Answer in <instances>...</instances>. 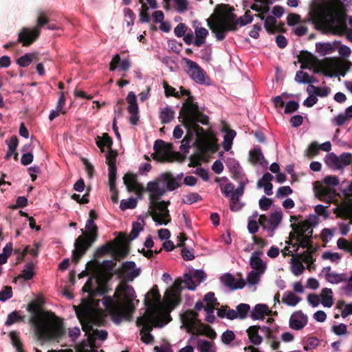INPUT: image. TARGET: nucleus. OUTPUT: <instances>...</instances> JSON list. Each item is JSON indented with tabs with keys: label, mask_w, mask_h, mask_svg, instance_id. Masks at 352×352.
I'll list each match as a JSON object with an SVG mask.
<instances>
[{
	"label": "nucleus",
	"mask_w": 352,
	"mask_h": 352,
	"mask_svg": "<svg viewBox=\"0 0 352 352\" xmlns=\"http://www.w3.org/2000/svg\"><path fill=\"white\" fill-rule=\"evenodd\" d=\"M93 262L89 261V276ZM116 263L112 261H103L95 268L92 276L96 279V283H91L89 276V348L97 347L96 340H105L108 336L106 330L93 329V324L102 326L104 319L102 315V309H99L100 296L107 294L110 290L109 283L116 272L114 271Z\"/></svg>",
	"instance_id": "obj_1"
},
{
	"label": "nucleus",
	"mask_w": 352,
	"mask_h": 352,
	"mask_svg": "<svg viewBox=\"0 0 352 352\" xmlns=\"http://www.w3.org/2000/svg\"><path fill=\"white\" fill-rule=\"evenodd\" d=\"M27 310L32 314L30 322L38 340L61 342L66 338V328L63 320L50 311H41L36 302L28 304Z\"/></svg>",
	"instance_id": "obj_2"
},
{
	"label": "nucleus",
	"mask_w": 352,
	"mask_h": 352,
	"mask_svg": "<svg viewBox=\"0 0 352 352\" xmlns=\"http://www.w3.org/2000/svg\"><path fill=\"white\" fill-rule=\"evenodd\" d=\"M135 297V291L131 285L121 283L116 289L113 294L115 300L104 294L102 298V304L109 312L112 321L119 324L124 320H129L131 311L134 309L133 301Z\"/></svg>",
	"instance_id": "obj_3"
},
{
	"label": "nucleus",
	"mask_w": 352,
	"mask_h": 352,
	"mask_svg": "<svg viewBox=\"0 0 352 352\" xmlns=\"http://www.w3.org/2000/svg\"><path fill=\"white\" fill-rule=\"evenodd\" d=\"M181 122L184 127H190L193 130L194 135L197 136L194 145L201 154L214 153L217 151L219 146L214 133L211 130L205 131L198 124V123L208 124L209 122L208 116L201 113Z\"/></svg>",
	"instance_id": "obj_4"
},
{
	"label": "nucleus",
	"mask_w": 352,
	"mask_h": 352,
	"mask_svg": "<svg viewBox=\"0 0 352 352\" xmlns=\"http://www.w3.org/2000/svg\"><path fill=\"white\" fill-rule=\"evenodd\" d=\"M298 61L301 63L300 68H314L315 74H323L325 76H331V71L334 66V60L327 58L320 60L316 56L307 50L300 51L298 56Z\"/></svg>",
	"instance_id": "obj_5"
},
{
	"label": "nucleus",
	"mask_w": 352,
	"mask_h": 352,
	"mask_svg": "<svg viewBox=\"0 0 352 352\" xmlns=\"http://www.w3.org/2000/svg\"><path fill=\"white\" fill-rule=\"evenodd\" d=\"M323 183L325 186L317 181L314 184V190L316 197L322 201L327 202V204L333 203L338 204L337 196L338 194L333 188L338 186L340 180L338 176L328 175L323 179Z\"/></svg>",
	"instance_id": "obj_6"
},
{
	"label": "nucleus",
	"mask_w": 352,
	"mask_h": 352,
	"mask_svg": "<svg viewBox=\"0 0 352 352\" xmlns=\"http://www.w3.org/2000/svg\"><path fill=\"white\" fill-rule=\"evenodd\" d=\"M76 316L79 320L85 336L88 337V296L81 299L79 305H74ZM76 351L72 349H62L58 351H49L48 352H88V338L84 340L80 344L76 345Z\"/></svg>",
	"instance_id": "obj_7"
},
{
	"label": "nucleus",
	"mask_w": 352,
	"mask_h": 352,
	"mask_svg": "<svg viewBox=\"0 0 352 352\" xmlns=\"http://www.w3.org/2000/svg\"><path fill=\"white\" fill-rule=\"evenodd\" d=\"M170 204V201H155L150 204L148 214L156 223L167 225L171 221V217L168 209Z\"/></svg>",
	"instance_id": "obj_8"
},
{
	"label": "nucleus",
	"mask_w": 352,
	"mask_h": 352,
	"mask_svg": "<svg viewBox=\"0 0 352 352\" xmlns=\"http://www.w3.org/2000/svg\"><path fill=\"white\" fill-rule=\"evenodd\" d=\"M320 22L336 34H342L346 29L344 14L339 12H330L320 17Z\"/></svg>",
	"instance_id": "obj_9"
},
{
	"label": "nucleus",
	"mask_w": 352,
	"mask_h": 352,
	"mask_svg": "<svg viewBox=\"0 0 352 352\" xmlns=\"http://www.w3.org/2000/svg\"><path fill=\"white\" fill-rule=\"evenodd\" d=\"M74 248L72 252V261L77 264L88 250V220L85 223L82 234L76 239Z\"/></svg>",
	"instance_id": "obj_10"
},
{
	"label": "nucleus",
	"mask_w": 352,
	"mask_h": 352,
	"mask_svg": "<svg viewBox=\"0 0 352 352\" xmlns=\"http://www.w3.org/2000/svg\"><path fill=\"white\" fill-rule=\"evenodd\" d=\"M153 148L155 151V153L152 154L154 160H157V155L160 156V160L162 162H173L175 155L184 158L178 152L175 153H170L168 145L162 140H157L155 142Z\"/></svg>",
	"instance_id": "obj_11"
},
{
	"label": "nucleus",
	"mask_w": 352,
	"mask_h": 352,
	"mask_svg": "<svg viewBox=\"0 0 352 352\" xmlns=\"http://www.w3.org/2000/svg\"><path fill=\"white\" fill-rule=\"evenodd\" d=\"M326 164L336 169H342L344 167L352 164V153H343L340 156L331 153L325 158Z\"/></svg>",
	"instance_id": "obj_12"
},
{
	"label": "nucleus",
	"mask_w": 352,
	"mask_h": 352,
	"mask_svg": "<svg viewBox=\"0 0 352 352\" xmlns=\"http://www.w3.org/2000/svg\"><path fill=\"white\" fill-rule=\"evenodd\" d=\"M183 60L186 63L188 76L197 83L201 85L206 83V72L195 61L187 58Z\"/></svg>",
	"instance_id": "obj_13"
},
{
	"label": "nucleus",
	"mask_w": 352,
	"mask_h": 352,
	"mask_svg": "<svg viewBox=\"0 0 352 352\" xmlns=\"http://www.w3.org/2000/svg\"><path fill=\"white\" fill-rule=\"evenodd\" d=\"M193 100V96L190 95L188 96V98L184 102L183 107L179 111V116L178 117L179 122L184 121L193 116H196L202 113L199 109L197 102H194Z\"/></svg>",
	"instance_id": "obj_14"
},
{
	"label": "nucleus",
	"mask_w": 352,
	"mask_h": 352,
	"mask_svg": "<svg viewBox=\"0 0 352 352\" xmlns=\"http://www.w3.org/2000/svg\"><path fill=\"white\" fill-rule=\"evenodd\" d=\"M40 32L35 29L23 28L18 34L16 43H20L23 47H28L34 43L39 37Z\"/></svg>",
	"instance_id": "obj_15"
},
{
	"label": "nucleus",
	"mask_w": 352,
	"mask_h": 352,
	"mask_svg": "<svg viewBox=\"0 0 352 352\" xmlns=\"http://www.w3.org/2000/svg\"><path fill=\"white\" fill-rule=\"evenodd\" d=\"M212 18L214 20V22L211 21L210 19H207L208 26L214 33L217 41H223L226 38L227 32L224 25L220 21V16L218 14L214 13Z\"/></svg>",
	"instance_id": "obj_16"
},
{
	"label": "nucleus",
	"mask_w": 352,
	"mask_h": 352,
	"mask_svg": "<svg viewBox=\"0 0 352 352\" xmlns=\"http://www.w3.org/2000/svg\"><path fill=\"white\" fill-rule=\"evenodd\" d=\"M113 248V245L111 243H107L104 244L103 245L98 248L95 252V254L94 255V260L91 259V261L93 262V264L91 267V275L90 277L91 278V283L94 285L96 283V279L92 276V274L96 267L98 265L101 264L102 262L100 263L97 261H96L99 257H102L104 255L107 254L109 252H111Z\"/></svg>",
	"instance_id": "obj_17"
},
{
	"label": "nucleus",
	"mask_w": 352,
	"mask_h": 352,
	"mask_svg": "<svg viewBox=\"0 0 352 352\" xmlns=\"http://www.w3.org/2000/svg\"><path fill=\"white\" fill-rule=\"evenodd\" d=\"M135 266L136 265L134 261H125L122 263L121 274L125 280L132 281L140 275V269L135 268Z\"/></svg>",
	"instance_id": "obj_18"
},
{
	"label": "nucleus",
	"mask_w": 352,
	"mask_h": 352,
	"mask_svg": "<svg viewBox=\"0 0 352 352\" xmlns=\"http://www.w3.org/2000/svg\"><path fill=\"white\" fill-rule=\"evenodd\" d=\"M160 183H162L160 181V177L154 181L149 182L147 184L146 188L144 189L147 190L151 194L149 196L150 204L153 203L155 201H157L165 192L166 190L164 188H162L160 187Z\"/></svg>",
	"instance_id": "obj_19"
},
{
	"label": "nucleus",
	"mask_w": 352,
	"mask_h": 352,
	"mask_svg": "<svg viewBox=\"0 0 352 352\" xmlns=\"http://www.w3.org/2000/svg\"><path fill=\"white\" fill-rule=\"evenodd\" d=\"M123 182L129 191H135L138 194L144 191V187L137 182L136 176L134 174H125L123 177Z\"/></svg>",
	"instance_id": "obj_20"
},
{
	"label": "nucleus",
	"mask_w": 352,
	"mask_h": 352,
	"mask_svg": "<svg viewBox=\"0 0 352 352\" xmlns=\"http://www.w3.org/2000/svg\"><path fill=\"white\" fill-rule=\"evenodd\" d=\"M233 8H230L229 5L220 4L216 6L215 12L220 16L221 21H236V15L231 12Z\"/></svg>",
	"instance_id": "obj_21"
},
{
	"label": "nucleus",
	"mask_w": 352,
	"mask_h": 352,
	"mask_svg": "<svg viewBox=\"0 0 352 352\" xmlns=\"http://www.w3.org/2000/svg\"><path fill=\"white\" fill-rule=\"evenodd\" d=\"M198 314L192 310H187L182 316V320L184 325L186 327V331L188 333H193V329L196 325L197 320Z\"/></svg>",
	"instance_id": "obj_22"
},
{
	"label": "nucleus",
	"mask_w": 352,
	"mask_h": 352,
	"mask_svg": "<svg viewBox=\"0 0 352 352\" xmlns=\"http://www.w3.org/2000/svg\"><path fill=\"white\" fill-rule=\"evenodd\" d=\"M307 324V318L301 311L293 314L289 319V327L294 330H300Z\"/></svg>",
	"instance_id": "obj_23"
},
{
	"label": "nucleus",
	"mask_w": 352,
	"mask_h": 352,
	"mask_svg": "<svg viewBox=\"0 0 352 352\" xmlns=\"http://www.w3.org/2000/svg\"><path fill=\"white\" fill-rule=\"evenodd\" d=\"M136 324L138 327L142 326V328L140 330V334H143V333H150L153 330V327H161L163 326L162 324H159L158 322L153 324V316L138 318Z\"/></svg>",
	"instance_id": "obj_24"
},
{
	"label": "nucleus",
	"mask_w": 352,
	"mask_h": 352,
	"mask_svg": "<svg viewBox=\"0 0 352 352\" xmlns=\"http://www.w3.org/2000/svg\"><path fill=\"white\" fill-rule=\"evenodd\" d=\"M161 296L157 285H155L147 293L144 299V304L148 308L154 307L160 302Z\"/></svg>",
	"instance_id": "obj_25"
},
{
	"label": "nucleus",
	"mask_w": 352,
	"mask_h": 352,
	"mask_svg": "<svg viewBox=\"0 0 352 352\" xmlns=\"http://www.w3.org/2000/svg\"><path fill=\"white\" fill-rule=\"evenodd\" d=\"M98 218V215L93 210H89V248L95 243L98 237V228L95 223L94 220Z\"/></svg>",
	"instance_id": "obj_26"
},
{
	"label": "nucleus",
	"mask_w": 352,
	"mask_h": 352,
	"mask_svg": "<svg viewBox=\"0 0 352 352\" xmlns=\"http://www.w3.org/2000/svg\"><path fill=\"white\" fill-rule=\"evenodd\" d=\"M160 181L166 184L168 190L172 191L182 186L181 182H177L173 174L170 172H166L160 175Z\"/></svg>",
	"instance_id": "obj_27"
},
{
	"label": "nucleus",
	"mask_w": 352,
	"mask_h": 352,
	"mask_svg": "<svg viewBox=\"0 0 352 352\" xmlns=\"http://www.w3.org/2000/svg\"><path fill=\"white\" fill-rule=\"evenodd\" d=\"M221 280L223 284L230 289H243L245 285V282L243 278L236 280L231 274H226L222 278Z\"/></svg>",
	"instance_id": "obj_28"
},
{
	"label": "nucleus",
	"mask_w": 352,
	"mask_h": 352,
	"mask_svg": "<svg viewBox=\"0 0 352 352\" xmlns=\"http://www.w3.org/2000/svg\"><path fill=\"white\" fill-rule=\"evenodd\" d=\"M338 206L334 208L333 212L337 217L344 219H349L352 215V203L344 201L340 205L338 203Z\"/></svg>",
	"instance_id": "obj_29"
},
{
	"label": "nucleus",
	"mask_w": 352,
	"mask_h": 352,
	"mask_svg": "<svg viewBox=\"0 0 352 352\" xmlns=\"http://www.w3.org/2000/svg\"><path fill=\"white\" fill-rule=\"evenodd\" d=\"M129 253V248L124 239L122 243L117 248H112L111 254L114 260H111L116 264V261H119L127 256ZM116 265H115V267Z\"/></svg>",
	"instance_id": "obj_30"
},
{
	"label": "nucleus",
	"mask_w": 352,
	"mask_h": 352,
	"mask_svg": "<svg viewBox=\"0 0 352 352\" xmlns=\"http://www.w3.org/2000/svg\"><path fill=\"white\" fill-rule=\"evenodd\" d=\"M118 67H120L122 71H127L131 67V63L128 59H124L121 61L119 54L114 55L109 64V70L114 71Z\"/></svg>",
	"instance_id": "obj_31"
},
{
	"label": "nucleus",
	"mask_w": 352,
	"mask_h": 352,
	"mask_svg": "<svg viewBox=\"0 0 352 352\" xmlns=\"http://www.w3.org/2000/svg\"><path fill=\"white\" fill-rule=\"evenodd\" d=\"M249 160L253 164L260 163L263 166L267 165L268 162L265 159L260 147H255L249 152Z\"/></svg>",
	"instance_id": "obj_32"
},
{
	"label": "nucleus",
	"mask_w": 352,
	"mask_h": 352,
	"mask_svg": "<svg viewBox=\"0 0 352 352\" xmlns=\"http://www.w3.org/2000/svg\"><path fill=\"white\" fill-rule=\"evenodd\" d=\"M196 22H194L193 27L195 28V40L194 45L197 47H200L206 43V38L208 35V31L205 28L197 27L195 25Z\"/></svg>",
	"instance_id": "obj_33"
},
{
	"label": "nucleus",
	"mask_w": 352,
	"mask_h": 352,
	"mask_svg": "<svg viewBox=\"0 0 352 352\" xmlns=\"http://www.w3.org/2000/svg\"><path fill=\"white\" fill-rule=\"evenodd\" d=\"M40 60L38 52L27 53L16 60V63L21 67L29 66L32 61Z\"/></svg>",
	"instance_id": "obj_34"
},
{
	"label": "nucleus",
	"mask_w": 352,
	"mask_h": 352,
	"mask_svg": "<svg viewBox=\"0 0 352 352\" xmlns=\"http://www.w3.org/2000/svg\"><path fill=\"white\" fill-rule=\"evenodd\" d=\"M259 328L258 325H253L246 330L250 342L254 345H258L263 341V338L258 334Z\"/></svg>",
	"instance_id": "obj_35"
},
{
	"label": "nucleus",
	"mask_w": 352,
	"mask_h": 352,
	"mask_svg": "<svg viewBox=\"0 0 352 352\" xmlns=\"http://www.w3.org/2000/svg\"><path fill=\"white\" fill-rule=\"evenodd\" d=\"M268 311V307L265 304H257L250 313V317L253 320H263Z\"/></svg>",
	"instance_id": "obj_36"
},
{
	"label": "nucleus",
	"mask_w": 352,
	"mask_h": 352,
	"mask_svg": "<svg viewBox=\"0 0 352 352\" xmlns=\"http://www.w3.org/2000/svg\"><path fill=\"white\" fill-rule=\"evenodd\" d=\"M321 303L324 307H331L333 305V292L331 289L324 288L321 292Z\"/></svg>",
	"instance_id": "obj_37"
},
{
	"label": "nucleus",
	"mask_w": 352,
	"mask_h": 352,
	"mask_svg": "<svg viewBox=\"0 0 352 352\" xmlns=\"http://www.w3.org/2000/svg\"><path fill=\"white\" fill-rule=\"evenodd\" d=\"M96 144L104 152V146L107 147L108 151L112 150L113 140L107 133H104L102 138L97 137Z\"/></svg>",
	"instance_id": "obj_38"
},
{
	"label": "nucleus",
	"mask_w": 352,
	"mask_h": 352,
	"mask_svg": "<svg viewBox=\"0 0 352 352\" xmlns=\"http://www.w3.org/2000/svg\"><path fill=\"white\" fill-rule=\"evenodd\" d=\"M174 117L175 111L169 106H166L160 112V118L161 120L162 124L169 123L172 120L174 119Z\"/></svg>",
	"instance_id": "obj_39"
},
{
	"label": "nucleus",
	"mask_w": 352,
	"mask_h": 352,
	"mask_svg": "<svg viewBox=\"0 0 352 352\" xmlns=\"http://www.w3.org/2000/svg\"><path fill=\"white\" fill-rule=\"evenodd\" d=\"M305 270L302 261L298 257H293L291 259V271L295 276L301 275Z\"/></svg>",
	"instance_id": "obj_40"
},
{
	"label": "nucleus",
	"mask_w": 352,
	"mask_h": 352,
	"mask_svg": "<svg viewBox=\"0 0 352 352\" xmlns=\"http://www.w3.org/2000/svg\"><path fill=\"white\" fill-rule=\"evenodd\" d=\"M236 133L234 130L228 129L223 138V142L222 146L226 151H229L231 149L232 145V141L236 136Z\"/></svg>",
	"instance_id": "obj_41"
},
{
	"label": "nucleus",
	"mask_w": 352,
	"mask_h": 352,
	"mask_svg": "<svg viewBox=\"0 0 352 352\" xmlns=\"http://www.w3.org/2000/svg\"><path fill=\"white\" fill-rule=\"evenodd\" d=\"M34 263L32 262L28 263L25 268L22 270L21 274L19 275L18 278H23L25 280H29L34 276Z\"/></svg>",
	"instance_id": "obj_42"
},
{
	"label": "nucleus",
	"mask_w": 352,
	"mask_h": 352,
	"mask_svg": "<svg viewBox=\"0 0 352 352\" xmlns=\"http://www.w3.org/2000/svg\"><path fill=\"white\" fill-rule=\"evenodd\" d=\"M300 300L301 298L292 292H285L282 298L283 302L291 307L296 305Z\"/></svg>",
	"instance_id": "obj_43"
},
{
	"label": "nucleus",
	"mask_w": 352,
	"mask_h": 352,
	"mask_svg": "<svg viewBox=\"0 0 352 352\" xmlns=\"http://www.w3.org/2000/svg\"><path fill=\"white\" fill-rule=\"evenodd\" d=\"M325 279L331 284H338L347 280V275L344 273L338 274L333 272L332 274H325Z\"/></svg>",
	"instance_id": "obj_44"
},
{
	"label": "nucleus",
	"mask_w": 352,
	"mask_h": 352,
	"mask_svg": "<svg viewBox=\"0 0 352 352\" xmlns=\"http://www.w3.org/2000/svg\"><path fill=\"white\" fill-rule=\"evenodd\" d=\"M283 218V213L280 210L272 212L268 221V230H273L278 226Z\"/></svg>",
	"instance_id": "obj_45"
},
{
	"label": "nucleus",
	"mask_w": 352,
	"mask_h": 352,
	"mask_svg": "<svg viewBox=\"0 0 352 352\" xmlns=\"http://www.w3.org/2000/svg\"><path fill=\"white\" fill-rule=\"evenodd\" d=\"M250 265L251 267L260 273H264L266 265L260 257H250Z\"/></svg>",
	"instance_id": "obj_46"
},
{
	"label": "nucleus",
	"mask_w": 352,
	"mask_h": 352,
	"mask_svg": "<svg viewBox=\"0 0 352 352\" xmlns=\"http://www.w3.org/2000/svg\"><path fill=\"white\" fill-rule=\"evenodd\" d=\"M295 80L300 83H307L310 85L316 82V78L314 76H311L307 72L302 71L297 72Z\"/></svg>",
	"instance_id": "obj_47"
},
{
	"label": "nucleus",
	"mask_w": 352,
	"mask_h": 352,
	"mask_svg": "<svg viewBox=\"0 0 352 352\" xmlns=\"http://www.w3.org/2000/svg\"><path fill=\"white\" fill-rule=\"evenodd\" d=\"M276 19L272 16H268L265 19L264 28L270 34H273L276 32Z\"/></svg>",
	"instance_id": "obj_48"
},
{
	"label": "nucleus",
	"mask_w": 352,
	"mask_h": 352,
	"mask_svg": "<svg viewBox=\"0 0 352 352\" xmlns=\"http://www.w3.org/2000/svg\"><path fill=\"white\" fill-rule=\"evenodd\" d=\"M316 51L321 55L325 56L331 54L333 50L334 47L329 43H318L316 45Z\"/></svg>",
	"instance_id": "obj_49"
},
{
	"label": "nucleus",
	"mask_w": 352,
	"mask_h": 352,
	"mask_svg": "<svg viewBox=\"0 0 352 352\" xmlns=\"http://www.w3.org/2000/svg\"><path fill=\"white\" fill-rule=\"evenodd\" d=\"M250 311V306L248 304L240 303L236 307L237 318L241 320L245 319Z\"/></svg>",
	"instance_id": "obj_50"
},
{
	"label": "nucleus",
	"mask_w": 352,
	"mask_h": 352,
	"mask_svg": "<svg viewBox=\"0 0 352 352\" xmlns=\"http://www.w3.org/2000/svg\"><path fill=\"white\" fill-rule=\"evenodd\" d=\"M108 177H109V190L115 188L116 185L117 179V167L116 166H108Z\"/></svg>",
	"instance_id": "obj_51"
},
{
	"label": "nucleus",
	"mask_w": 352,
	"mask_h": 352,
	"mask_svg": "<svg viewBox=\"0 0 352 352\" xmlns=\"http://www.w3.org/2000/svg\"><path fill=\"white\" fill-rule=\"evenodd\" d=\"M24 319V316H20L18 311H14L8 314L5 324L10 326L16 322H23Z\"/></svg>",
	"instance_id": "obj_52"
},
{
	"label": "nucleus",
	"mask_w": 352,
	"mask_h": 352,
	"mask_svg": "<svg viewBox=\"0 0 352 352\" xmlns=\"http://www.w3.org/2000/svg\"><path fill=\"white\" fill-rule=\"evenodd\" d=\"M11 339L12 344L16 348L17 352H24L23 349V344L20 340L19 333L16 331H11L9 334Z\"/></svg>",
	"instance_id": "obj_53"
},
{
	"label": "nucleus",
	"mask_w": 352,
	"mask_h": 352,
	"mask_svg": "<svg viewBox=\"0 0 352 352\" xmlns=\"http://www.w3.org/2000/svg\"><path fill=\"white\" fill-rule=\"evenodd\" d=\"M19 144V140L16 136L12 135L11 136L9 142L8 144V153L6 154V158L8 159L12 155V154L16 151Z\"/></svg>",
	"instance_id": "obj_54"
},
{
	"label": "nucleus",
	"mask_w": 352,
	"mask_h": 352,
	"mask_svg": "<svg viewBox=\"0 0 352 352\" xmlns=\"http://www.w3.org/2000/svg\"><path fill=\"white\" fill-rule=\"evenodd\" d=\"M162 85L164 89V94L166 97L173 96L176 98H181L179 92L177 91L174 87L169 85L166 81H164Z\"/></svg>",
	"instance_id": "obj_55"
},
{
	"label": "nucleus",
	"mask_w": 352,
	"mask_h": 352,
	"mask_svg": "<svg viewBox=\"0 0 352 352\" xmlns=\"http://www.w3.org/2000/svg\"><path fill=\"white\" fill-rule=\"evenodd\" d=\"M137 199L135 198H130L128 200L122 199L120 201V208L123 211L126 209H133L137 206Z\"/></svg>",
	"instance_id": "obj_56"
},
{
	"label": "nucleus",
	"mask_w": 352,
	"mask_h": 352,
	"mask_svg": "<svg viewBox=\"0 0 352 352\" xmlns=\"http://www.w3.org/2000/svg\"><path fill=\"white\" fill-rule=\"evenodd\" d=\"M202 331L199 332V334L204 335L210 339H214L217 337L215 331L208 324H201Z\"/></svg>",
	"instance_id": "obj_57"
},
{
	"label": "nucleus",
	"mask_w": 352,
	"mask_h": 352,
	"mask_svg": "<svg viewBox=\"0 0 352 352\" xmlns=\"http://www.w3.org/2000/svg\"><path fill=\"white\" fill-rule=\"evenodd\" d=\"M139 2L142 3V10L140 12V21L142 23H148L151 20L149 14L148 13V7L143 3V0H139Z\"/></svg>",
	"instance_id": "obj_58"
},
{
	"label": "nucleus",
	"mask_w": 352,
	"mask_h": 352,
	"mask_svg": "<svg viewBox=\"0 0 352 352\" xmlns=\"http://www.w3.org/2000/svg\"><path fill=\"white\" fill-rule=\"evenodd\" d=\"M50 20L45 14L41 13L36 20V25L34 27L35 30H38L41 33V29L45 25H47Z\"/></svg>",
	"instance_id": "obj_59"
},
{
	"label": "nucleus",
	"mask_w": 352,
	"mask_h": 352,
	"mask_svg": "<svg viewBox=\"0 0 352 352\" xmlns=\"http://www.w3.org/2000/svg\"><path fill=\"white\" fill-rule=\"evenodd\" d=\"M230 208L233 212H236L239 210L243 205L239 201L240 197L235 196L232 194V195L230 196Z\"/></svg>",
	"instance_id": "obj_60"
},
{
	"label": "nucleus",
	"mask_w": 352,
	"mask_h": 352,
	"mask_svg": "<svg viewBox=\"0 0 352 352\" xmlns=\"http://www.w3.org/2000/svg\"><path fill=\"white\" fill-rule=\"evenodd\" d=\"M311 238L312 236H310V235L306 236L302 234H297V241L298 242L299 245L302 248H305L312 243Z\"/></svg>",
	"instance_id": "obj_61"
},
{
	"label": "nucleus",
	"mask_w": 352,
	"mask_h": 352,
	"mask_svg": "<svg viewBox=\"0 0 352 352\" xmlns=\"http://www.w3.org/2000/svg\"><path fill=\"white\" fill-rule=\"evenodd\" d=\"M319 150V144L316 141L312 142L307 150V156L309 158H312L318 154Z\"/></svg>",
	"instance_id": "obj_62"
},
{
	"label": "nucleus",
	"mask_w": 352,
	"mask_h": 352,
	"mask_svg": "<svg viewBox=\"0 0 352 352\" xmlns=\"http://www.w3.org/2000/svg\"><path fill=\"white\" fill-rule=\"evenodd\" d=\"M263 273H260L255 270L250 272L247 276V281L250 285H256L260 280V275Z\"/></svg>",
	"instance_id": "obj_63"
},
{
	"label": "nucleus",
	"mask_w": 352,
	"mask_h": 352,
	"mask_svg": "<svg viewBox=\"0 0 352 352\" xmlns=\"http://www.w3.org/2000/svg\"><path fill=\"white\" fill-rule=\"evenodd\" d=\"M118 152L116 150H109L106 154V163L109 166H116Z\"/></svg>",
	"instance_id": "obj_64"
}]
</instances>
